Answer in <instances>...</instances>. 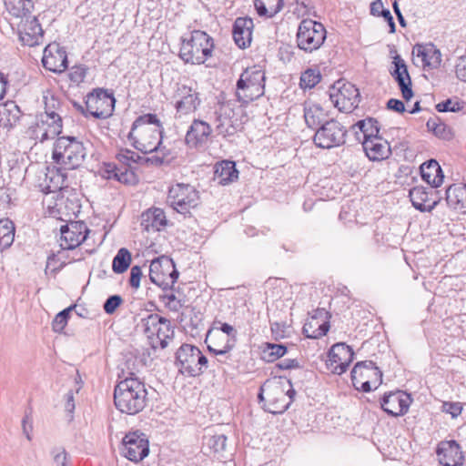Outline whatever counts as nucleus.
<instances>
[{"mask_svg": "<svg viewBox=\"0 0 466 466\" xmlns=\"http://www.w3.org/2000/svg\"><path fill=\"white\" fill-rule=\"evenodd\" d=\"M123 302L119 295L110 296L104 303V310L106 314H113Z\"/></svg>", "mask_w": 466, "mask_h": 466, "instance_id": "6e6d98bb", "label": "nucleus"}, {"mask_svg": "<svg viewBox=\"0 0 466 466\" xmlns=\"http://www.w3.org/2000/svg\"><path fill=\"white\" fill-rule=\"evenodd\" d=\"M198 192L188 184L177 183L168 190L167 202L178 213L187 214L198 204Z\"/></svg>", "mask_w": 466, "mask_h": 466, "instance_id": "ddd939ff", "label": "nucleus"}, {"mask_svg": "<svg viewBox=\"0 0 466 466\" xmlns=\"http://www.w3.org/2000/svg\"><path fill=\"white\" fill-rule=\"evenodd\" d=\"M15 240V226L8 219H0V250L9 248Z\"/></svg>", "mask_w": 466, "mask_h": 466, "instance_id": "37998d69", "label": "nucleus"}, {"mask_svg": "<svg viewBox=\"0 0 466 466\" xmlns=\"http://www.w3.org/2000/svg\"><path fill=\"white\" fill-rule=\"evenodd\" d=\"M75 308H76V305H72L56 314V316L55 317V319L52 322V329L55 332L61 333L64 330L65 327L67 324L70 312Z\"/></svg>", "mask_w": 466, "mask_h": 466, "instance_id": "3c124183", "label": "nucleus"}, {"mask_svg": "<svg viewBox=\"0 0 466 466\" xmlns=\"http://www.w3.org/2000/svg\"><path fill=\"white\" fill-rule=\"evenodd\" d=\"M328 311H326L324 309H318L316 310L315 315L312 316L311 320L304 327V331L308 332L307 326H309L310 328L318 326V329H316L312 334H307V337L312 338V339H319L322 336H325L327 332L329 329V323L327 320H324L321 324L319 323L318 318L320 319H328Z\"/></svg>", "mask_w": 466, "mask_h": 466, "instance_id": "58836bf2", "label": "nucleus"}, {"mask_svg": "<svg viewBox=\"0 0 466 466\" xmlns=\"http://www.w3.org/2000/svg\"><path fill=\"white\" fill-rule=\"evenodd\" d=\"M65 410L66 411L72 415L75 410V398H74V392L72 390H70L66 395H65Z\"/></svg>", "mask_w": 466, "mask_h": 466, "instance_id": "774afa93", "label": "nucleus"}, {"mask_svg": "<svg viewBox=\"0 0 466 466\" xmlns=\"http://www.w3.org/2000/svg\"><path fill=\"white\" fill-rule=\"evenodd\" d=\"M142 277V270L139 266H133L130 270V279H129V284L130 286L137 289L140 286V279Z\"/></svg>", "mask_w": 466, "mask_h": 466, "instance_id": "e2e57ef3", "label": "nucleus"}, {"mask_svg": "<svg viewBox=\"0 0 466 466\" xmlns=\"http://www.w3.org/2000/svg\"><path fill=\"white\" fill-rule=\"evenodd\" d=\"M211 134L212 128L208 123L194 119L186 133L185 144L189 148L204 149L208 146Z\"/></svg>", "mask_w": 466, "mask_h": 466, "instance_id": "6ab92c4d", "label": "nucleus"}, {"mask_svg": "<svg viewBox=\"0 0 466 466\" xmlns=\"http://www.w3.org/2000/svg\"><path fill=\"white\" fill-rule=\"evenodd\" d=\"M149 443L144 433L133 431L122 440L121 453L127 460L138 462L148 455Z\"/></svg>", "mask_w": 466, "mask_h": 466, "instance_id": "2eb2a0df", "label": "nucleus"}, {"mask_svg": "<svg viewBox=\"0 0 466 466\" xmlns=\"http://www.w3.org/2000/svg\"><path fill=\"white\" fill-rule=\"evenodd\" d=\"M464 106V103L458 100L447 99L436 106L439 112H459Z\"/></svg>", "mask_w": 466, "mask_h": 466, "instance_id": "5fc2aeb1", "label": "nucleus"}, {"mask_svg": "<svg viewBox=\"0 0 466 466\" xmlns=\"http://www.w3.org/2000/svg\"><path fill=\"white\" fill-rule=\"evenodd\" d=\"M265 73L258 66L247 68L237 82V96L239 101L248 103L264 94Z\"/></svg>", "mask_w": 466, "mask_h": 466, "instance_id": "423d86ee", "label": "nucleus"}, {"mask_svg": "<svg viewBox=\"0 0 466 466\" xmlns=\"http://www.w3.org/2000/svg\"><path fill=\"white\" fill-rule=\"evenodd\" d=\"M131 263V253L128 249L121 248L112 262V269L115 273L120 274L125 272Z\"/></svg>", "mask_w": 466, "mask_h": 466, "instance_id": "a18cd8bd", "label": "nucleus"}, {"mask_svg": "<svg viewBox=\"0 0 466 466\" xmlns=\"http://www.w3.org/2000/svg\"><path fill=\"white\" fill-rule=\"evenodd\" d=\"M62 116H48L42 114L36 116L35 123L31 127L34 138L40 142L54 139L62 132Z\"/></svg>", "mask_w": 466, "mask_h": 466, "instance_id": "f3484780", "label": "nucleus"}, {"mask_svg": "<svg viewBox=\"0 0 466 466\" xmlns=\"http://www.w3.org/2000/svg\"><path fill=\"white\" fill-rule=\"evenodd\" d=\"M411 402L410 396L401 390L385 394L381 400V408L389 415L398 417L404 415Z\"/></svg>", "mask_w": 466, "mask_h": 466, "instance_id": "5701e85b", "label": "nucleus"}, {"mask_svg": "<svg viewBox=\"0 0 466 466\" xmlns=\"http://www.w3.org/2000/svg\"><path fill=\"white\" fill-rule=\"evenodd\" d=\"M420 175L422 179L431 187H440L444 178L441 166L434 159H431L420 166Z\"/></svg>", "mask_w": 466, "mask_h": 466, "instance_id": "473e14b6", "label": "nucleus"}, {"mask_svg": "<svg viewBox=\"0 0 466 466\" xmlns=\"http://www.w3.org/2000/svg\"><path fill=\"white\" fill-rule=\"evenodd\" d=\"M175 117L181 119L194 113L201 104L197 89L187 85L178 86L175 93Z\"/></svg>", "mask_w": 466, "mask_h": 466, "instance_id": "dca6fc26", "label": "nucleus"}, {"mask_svg": "<svg viewBox=\"0 0 466 466\" xmlns=\"http://www.w3.org/2000/svg\"><path fill=\"white\" fill-rule=\"evenodd\" d=\"M455 73L457 77L463 82H466V57L461 56L455 66Z\"/></svg>", "mask_w": 466, "mask_h": 466, "instance_id": "0e129e2a", "label": "nucleus"}, {"mask_svg": "<svg viewBox=\"0 0 466 466\" xmlns=\"http://www.w3.org/2000/svg\"><path fill=\"white\" fill-rule=\"evenodd\" d=\"M23 432L28 441L32 440L31 432L33 431L32 419L29 414H25L22 420Z\"/></svg>", "mask_w": 466, "mask_h": 466, "instance_id": "69168bd1", "label": "nucleus"}, {"mask_svg": "<svg viewBox=\"0 0 466 466\" xmlns=\"http://www.w3.org/2000/svg\"><path fill=\"white\" fill-rule=\"evenodd\" d=\"M346 127L335 119H330L315 132L313 141L316 147L330 149L342 146L346 142Z\"/></svg>", "mask_w": 466, "mask_h": 466, "instance_id": "f8f14e48", "label": "nucleus"}, {"mask_svg": "<svg viewBox=\"0 0 466 466\" xmlns=\"http://www.w3.org/2000/svg\"><path fill=\"white\" fill-rule=\"evenodd\" d=\"M277 366L280 370H291L300 368L299 361L296 359H285L279 361Z\"/></svg>", "mask_w": 466, "mask_h": 466, "instance_id": "338daca9", "label": "nucleus"}, {"mask_svg": "<svg viewBox=\"0 0 466 466\" xmlns=\"http://www.w3.org/2000/svg\"><path fill=\"white\" fill-rule=\"evenodd\" d=\"M390 75L398 83L403 98L405 100H410L413 96V92L411 89V79L409 75L405 61L399 55L393 56Z\"/></svg>", "mask_w": 466, "mask_h": 466, "instance_id": "b1692460", "label": "nucleus"}, {"mask_svg": "<svg viewBox=\"0 0 466 466\" xmlns=\"http://www.w3.org/2000/svg\"><path fill=\"white\" fill-rule=\"evenodd\" d=\"M51 453L53 455L54 462L56 466L66 465L68 455L64 448H54Z\"/></svg>", "mask_w": 466, "mask_h": 466, "instance_id": "052dcab7", "label": "nucleus"}, {"mask_svg": "<svg viewBox=\"0 0 466 466\" xmlns=\"http://www.w3.org/2000/svg\"><path fill=\"white\" fill-rule=\"evenodd\" d=\"M253 20L248 17H238L233 25V38L239 48L249 46L252 39Z\"/></svg>", "mask_w": 466, "mask_h": 466, "instance_id": "c756f323", "label": "nucleus"}, {"mask_svg": "<svg viewBox=\"0 0 466 466\" xmlns=\"http://www.w3.org/2000/svg\"><path fill=\"white\" fill-rule=\"evenodd\" d=\"M173 268V260L166 257L155 258L151 261L149 266V279L150 280L163 289L169 287L167 281V271Z\"/></svg>", "mask_w": 466, "mask_h": 466, "instance_id": "cd10ccee", "label": "nucleus"}, {"mask_svg": "<svg viewBox=\"0 0 466 466\" xmlns=\"http://www.w3.org/2000/svg\"><path fill=\"white\" fill-rule=\"evenodd\" d=\"M238 177V171L233 161L223 160L215 166V179L219 185H227L236 180Z\"/></svg>", "mask_w": 466, "mask_h": 466, "instance_id": "c9c22d12", "label": "nucleus"}, {"mask_svg": "<svg viewBox=\"0 0 466 466\" xmlns=\"http://www.w3.org/2000/svg\"><path fill=\"white\" fill-rule=\"evenodd\" d=\"M326 33L321 23L311 19L302 20L297 32L298 47L308 53L319 49L326 39Z\"/></svg>", "mask_w": 466, "mask_h": 466, "instance_id": "1a4fd4ad", "label": "nucleus"}, {"mask_svg": "<svg viewBox=\"0 0 466 466\" xmlns=\"http://www.w3.org/2000/svg\"><path fill=\"white\" fill-rule=\"evenodd\" d=\"M216 114V131L218 134L224 137L233 136L238 130L237 120L233 119V108L228 105H223Z\"/></svg>", "mask_w": 466, "mask_h": 466, "instance_id": "bb28decb", "label": "nucleus"}, {"mask_svg": "<svg viewBox=\"0 0 466 466\" xmlns=\"http://www.w3.org/2000/svg\"><path fill=\"white\" fill-rule=\"evenodd\" d=\"M161 299L170 310L178 311L182 308V303L172 292L164 294Z\"/></svg>", "mask_w": 466, "mask_h": 466, "instance_id": "4d7b16f0", "label": "nucleus"}, {"mask_svg": "<svg viewBox=\"0 0 466 466\" xmlns=\"http://www.w3.org/2000/svg\"><path fill=\"white\" fill-rule=\"evenodd\" d=\"M5 5L11 15L21 18L28 16L34 8L32 0H5Z\"/></svg>", "mask_w": 466, "mask_h": 466, "instance_id": "a19ab883", "label": "nucleus"}, {"mask_svg": "<svg viewBox=\"0 0 466 466\" xmlns=\"http://www.w3.org/2000/svg\"><path fill=\"white\" fill-rule=\"evenodd\" d=\"M163 126L155 114H145L138 116L132 124L127 135L132 146L144 154L163 152Z\"/></svg>", "mask_w": 466, "mask_h": 466, "instance_id": "f257e3e1", "label": "nucleus"}, {"mask_svg": "<svg viewBox=\"0 0 466 466\" xmlns=\"http://www.w3.org/2000/svg\"><path fill=\"white\" fill-rule=\"evenodd\" d=\"M237 330L228 323L215 321L208 330L206 341L210 340L214 345H208V350L216 355H225L235 346Z\"/></svg>", "mask_w": 466, "mask_h": 466, "instance_id": "6e6552de", "label": "nucleus"}, {"mask_svg": "<svg viewBox=\"0 0 466 466\" xmlns=\"http://www.w3.org/2000/svg\"><path fill=\"white\" fill-rule=\"evenodd\" d=\"M351 380L356 390L370 392L381 384L382 372L373 361H360L351 370Z\"/></svg>", "mask_w": 466, "mask_h": 466, "instance_id": "9d476101", "label": "nucleus"}, {"mask_svg": "<svg viewBox=\"0 0 466 466\" xmlns=\"http://www.w3.org/2000/svg\"><path fill=\"white\" fill-rule=\"evenodd\" d=\"M43 100L45 104V112L42 115L48 116H61L63 113L62 106L57 97L50 92H44Z\"/></svg>", "mask_w": 466, "mask_h": 466, "instance_id": "c03bdc74", "label": "nucleus"}, {"mask_svg": "<svg viewBox=\"0 0 466 466\" xmlns=\"http://www.w3.org/2000/svg\"><path fill=\"white\" fill-rule=\"evenodd\" d=\"M21 116V111L14 102H7L0 106V127L10 129L15 127Z\"/></svg>", "mask_w": 466, "mask_h": 466, "instance_id": "e433bc0d", "label": "nucleus"}, {"mask_svg": "<svg viewBox=\"0 0 466 466\" xmlns=\"http://www.w3.org/2000/svg\"><path fill=\"white\" fill-rule=\"evenodd\" d=\"M44 32L35 16H26L18 25L19 40L28 46H38L43 39Z\"/></svg>", "mask_w": 466, "mask_h": 466, "instance_id": "412c9836", "label": "nucleus"}, {"mask_svg": "<svg viewBox=\"0 0 466 466\" xmlns=\"http://www.w3.org/2000/svg\"><path fill=\"white\" fill-rule=\"evenodd\" d=\"M353 355L350 346L345 343H337L329 351L327 367L333 373L342 374L352 361Z\"/></svg>", "mask_w": 466, "mask_h": 466, "instance_id": "a211bd4d", "label": "nucleus"}, {"mask_svg": "<svg viewBox=\"0 0 466 466\" xmlns=\"http://www.w3.org/2000/svg\"><path fill=\"white\" fill-rule=\"evenodd\" d=\"M119 166H116L115 164L107 163L104 164L102 169H100V173L106 179H115L117 178Z\"/></svg>", "mask_w": 466, "mask_h": 466, "instance_id": "680f3d73", "label": "nucleus"}, {"mask_svg": "<svg viewBox=\"0 0 466 466\" xmlns=\"http://www.w3.org/2000/svg\"><path fill=\"white\" fill-rule=\"evenodd\" d=\"M147 400L146 384L134 374L119 381L115 387L114 402L122 413L136 415L145 409Z\"/></svg>", "mask_w": 466, "mask_h": 466, "instance_id": "f03ea898", "label": "nucleus"}, {"mask_svg": "<svg viewBox=\"0 0 466 466\" xmlns=\"http://www.w3.org/2000/svg\"><path fill=\"white\" fill-rule=\"evenodd\" d=\"M207 364V358L196 346L183 344L176 353V366L184 375L196 377L204 371Z\"/></svg>", "mask_w": 466, "mask_h": 466, "instance_id": "0eeeda50", "label": "nucleus"}, {"mask_svg": "<svg viewBox=\"0 0 466 466\" xmlns=\"http://www.w3.org/2000/svg\"><path fill=\"white\" fill-rule=\"evenodd\" d=\"M43 66L54 73H62L67 68L66 50L57 43H51L44 49Z\"/></svg>", "mask_w": 466, "mask_h": 466, "instance_id": "4be33fe9", "label": "nucleus"}, {"mask_svg": "<svg viewBox=\"0 0 466 466\" xmlns=\"http://www.w3.org/2000/svg\"><path fill=\"white\" fill-rule=\"evenodd\" d=\"M173 329L170 327V322L167 319H164L160 327L157 328V330L155 335V344L159 343L162 349L167 346V340L173 336Z\"/></svg>", "mask_w": 466, "mask_h": 466, "instance_id": "de8ad7c7", "label": "nucleus"}, {"mask_svg": "<svg viewBox=\"0 0 466 466\" xmlns=\"http://www.w3.org/2000/svg\"><path fill=\"white\" fill-rule=\"evenodd\" d=\"M362 147L366 156L372 161H381L391 154L390 144L381 137H373L362 141Z\"/></svg>", "mask_w": 466, "mask_h": 466, "instance_id": "c85d7f7f", "label": "nucleus"}, {"mask_svg": "<svg viewBox=\"0 0 466 466\" xmlns=\"http://www.w3.org/2000/svg\"><path fill=\"white\" fill-rule=\"evenodd\" d=\"M295 395L290 380L274 378L262 384L258 397L266 411L280 414L288 410Z\"/></svg>", "mask_w": 466, "mask_h": 466, "instance_id": "20e7f679", "label": "nucleus"}, {"mask_svg": "<svg viewBox=\"0 0 466 466\" xmlns=\"http://www.w3.org/2000/svg\"><path fill=\"white\" fill-rule=\"evenodd\" d=\"M60 246L63 249H74L86 238L87 228L83 222H70L60 228Z\"/></svg>", "mask_w": 466, "mask_h": 466, "instance_id": "aec40b11", "label": "nucleus"}, {"mask_svg": "<svg viewBox=\"0 0 466 466\" xmlns=\"http://www.w3.org/2000/svg\"><path fill=\"white\" fill-rule=\"evenodd\" d=\"M167 225V219L163 209L155 208L148 209L142 215V226L147 231H159Z\"/></svg>", "mask_w": 466, "mask_h": 466, "instance_id": "f704fd0d", "label": "nucleus"}, {"mask_svg": "<svg viewBox=\"0 0 466 466\" xmlns=\"http://www.w3.org/2000/svg\"><path fill=\"white\" fill-rule=\"evenodd\" d=\"M254 6L260 16L272 17L281 10L283 0H254Z\"/></svg>", "mask_w": 466, "mask_h": 466, "instance_id": "79ce46f5", "label": "nucleus"}, {"mask_svg": "<svg viewBox=\"0 0 466 466\" xmlns=\"http://www.w3.org/2000/svg\"><path fill=\"white\" fill-rule=\"evenodd\" d=\"M426 126L429 130H431L435 136L443 138L450 139L452 137L451 129L448 127L444 123L441 122L439 118H430Z\"/></svg>", "mask_w": 466, "mask_h": 466, "instance_id": "49530a36", "label": "nucleus"}, {"mask_svg": "<svg viewBox=\"0 0 466 466\" xmlns=\"http://www.w3.org/2000/svg\"><path fill=\"white\" fill-rule=\"evenodd\" d=\"M214 47L213 39L206 32L195 30L189 39H182L179 56L186 63L203 64Z\"/></svg>", "mask_w": 466, "mask_h": 466, "instance_id": "39448f33", "label": "nucleus"}, {"mask_svg": "<svg viewBox=\"0 0 466 466\" xmlns=\"http://www.w3.org/2000/svg\"><path fill=\"white\" fill-rule=\"evenodd\" d=\"M287 352V348L281 344L267 343L263 350V360L268 362H273L283 357Z\"/></svg>", "mask_w": 466, "mask_h": 466, "instance_id": "09e8293b", "label": "nucleus"}, {"mask_svg": "<svg viewBox=\"0 0 466 466\" xmlns=\"http://www.w3.org/2000/svg\"><path fill=\"white\" fill-rule=\"evenodd\" d=\"M409 196L412 206L421 212H430L437 205L436 201L428 204L430 201V192L428 188L424 187L417 186L412 187L409 192Z\"/></svg>", "mask_w": 466, "mask_h": 466, "instance_id": "72a5a7b5", "label": "nucleus"}, {"mask_svg": "<svg viewBox=\"0 0 466 466\" xmlns=\"http://www.w3.org/2000/svg\"><path fill=\"white\" fill-rule=\"evenodd\" d=\"M116 99L112 92L96 88L86 96V107L89 115L96 118L105 119L112 116Z\"/></svg>", "mask_w": 466, "mask_h": 466, "instance_id": "4468645a", "label": "nucleus"}, {"mask_svg": "<svg viewBox=\"0 0 466 466\" xmlns=\"http://www.w3.org/2000/svg\"><path fill=\"white\" fill-rule=\"evenodd\" d=\"M442 411L451 414L452 418H457L461 413L462 407L460 402L444 401Z\"/></svg>", "mask_w": 466, "mask_h": 466, "instance_id": "bf43d9fd", "label": "nucleus"}, {"mask_svg": "<svg viewBox=\"0 0 466 466\" xmlns=\"http://www.w3.org/2000/svg\"><path fill=\"white\" fill-rule=\"evenodd\" d=\"M304 118L307 126L312 129H318L329 121L328 111L316 103H306L304 106Z\"/></svg>", "mask_w": 466, "mask_h": 466, "instance_id": "7c9ffc66", "label": "nucleus"}, {"mask_svg": "<svg viewBox=\"0 0 466 466\" xmlns=\"http://www.w3.org/2000/svg\"><path fill=\"white\" fill-rule=\"evenodd\" d=\"M446 201L449 207L466 213V185H451L446 190Z\"/></svg>", "mask_w": 466, "mask_h": 466, "instance_id": "2f4dec72", "label": "nucleus"}, {"mask_svg": "<svg viewBox=\"0 0 466 466\" xmlns=\"http://www.w3.org/2000/svg\"><path fill=\"white\" fill-rule=\"evenodd\" d=\"M329 98L340 112L350 113L358 107L360 94L353 84L339 80L331 87Z\"/></svg>", "mask_w": 466, "mask_h": 466, "instance_id": "9b49d317", "label": "nucleus"}, {"mask_svg": "<svg viewBox=\"0 0 466 466\" xmlns=\"http://www.w3.org/2000/svg\"><path fill=\"white\" fill-rule=\"evenodd\" d=\"M351 128L355 131L356 135H358L359 130L363 136V140L377 137L380 133L378 121L372 117L358 121L351 127Z\"/></svg>", "mask_w": 466, "mask_h": 466, "instance_id": "ea45409f", "label": "nucleus"}, {"mask_svg": "<svg viewBox=\"0 0 466 466\" xmlns=\"http://www.w3.org/2000/svg\"><path fill=\"white\" fill-rule=\"evenodd\" d=\"M165 318L159 316L158 314L152 313L148 314L146 318L141 319L137 327L142 330V332L147 337L148 339L151 340V344L155 347V335L157 330V328L160 327V324L164 320Z\"/></svg>", "mask_w": 466, "mask_h": 466, "instance_id": "4c0bfd02", "label": "nucleus"}, {"mask_svg": "<svg viewBox=\"0 0 466 466\" xmlns=\"http://www.w3.org/2000/svg\"><path fill=\"white\" fill-rule=\"evenodd\" d=\"M412 55L415 59H420L423 67L438 68L441 66V54L433 44L415 45Z\"/></svg>", "mask_w": 466, "mask_h": 466, "instance_id": "a878e982", "label": "nucleus"}, {"mask_svg": "<svg viewBox=\"0 0 466 466\" xmlns=\"http://www.w3.org/2000/svg\"><path fill=\"white\" fill-rule=\"evenodd\" d=\"M116 181L126 185H135L137 182V177L134 167H119Z\"/></svg>", "mask_w": 466, "mask_h": 466, "instance_id": "603ef678", "label": "nucleus"}, {"mask_svg": "<svg viewBox=\"0 0 466 466\" xmlns=\"http://www.w3.org/2000/svg\"><path fill=\"white\" fill-rule=\"evenodd\" d=\"M116 157L120 163L119 167H133V165L137 164L141 158L136 152L127 149L119 152Z\"/></svg>", "mask_w": 466, "mask_h": 466, "instance_id": "864d4df0", "label": "nucleus"}, {"mask_svg": "<svg viewBox=\"0 0 466 466\" xmlns=\"http://www.w3.org/2000/svg\"><path fill=\"white\" fill-rule=\"evenodd\" d=\"M86 150L83 142L77 140L75 137H60L57 138L53 150V159L60 166L58 169L57 180L61 179V184L57 186L60 190L67 188L65 185L66 175L64 170H73L79 167L85 160Z\"/></svg>", "mask_w": 466, "mask_h": 466, "instance_id": "7ed1b4c3", "label": "nucleus"}, {"mask_svg": "<svg viewBox=\"0 0 466 466\" xmlns=\"http://www.w3.org/2000/svg\"><path fill=\"white\" fill-rule=\"evenodd\" d=\"M208 444L216 452L224 451L227 444V437L224 434L214 435L209 439Z\"/></svg>", "mask_w": 466, "mask_h": 466, "instance_id": "13d9d810", "label": "nucleus"}, {"mask_svg": "<svg viewBox=\"0 0 466 466\" xmlns=\"http://www.w3.org/2000/svg\"><path fill=\"white\" fill-rule=\"evenodd\" d=\"M321 75L319 69L309 68L300 76L302 88H312L319 83Z\"/></svg>", "mask_w": 466, "mask_h": 466, "instance_id": "8fccbe9b", "label": "nucleus"}, {"mask_svg": "<svg viewBox=\"0 0 466 466\" xmlns=\"http://www.w3.org/2000/svg\"><path fill=\"white\" fill-rule=\"evenodd\" d=\"M437 455L443 466H462L464 456L455 441H441L437 448Z\"/></svg>", "mask_w": 466, "mask_h": 466, "instance_id": "393cba45", "label": "nucleus"}]
</instances>
